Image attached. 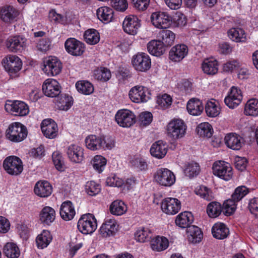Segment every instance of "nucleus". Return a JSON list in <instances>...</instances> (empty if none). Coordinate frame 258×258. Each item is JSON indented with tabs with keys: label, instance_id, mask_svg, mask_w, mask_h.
Instances as JSON below:
<instances>
[{
	"label": "nucleus",
	"instance_id": "nucleus-3",
	"mask_svg": "<svg viewBox=\"0 0 258 258\" xmlns=\"http://www.w3.org/2000/svg\"><path fill=\"white\" fill-rule=\"evenodd\" d=\"M187 126L184 122L180 119L171 120L167 126V136L174 141L184 137Z\"/></svg>",
	"mask_w": 258,
	"mask_h": 258
},
{
	"label": "nucleus",
	"instance_id": "nucleus-11",
	"mask_svg": "<svg viewBox=\"0 0 258 258\" xmlns=\"http://www.w3.org/2000/svg\"><path fill=\"white\" fill-rule=\"evenodd\" d=\"M115 120L117 124L123 127H128L136 122V116L128 109L119 110L116 113Z\"/></svg>",
	"mask_w": 258,
	"mask_h": 258
},
{
	"label": "nucleus",
	"instance_id": "nucleus-63",
	"mask_svg": "<svg viewBox=\"0 0 258 258\" xmlns=\"http://www.w3.org/2000/svg\"><path fill=\"white\" fill-rule=\"evenodd\" d=\"M239 67V62L237 60H230L223 64V70L225 72H231L237 69Z\"/></svg>",
	"mask_w": 258,
	"mask_h": 258
},
{
	"label": "nucleus",
	"instance_id": "nucleus-25",
	"mask_svg": "<svg viewBox=\"0 0 258 258\" xmlns=\"http://www.w3.org/2000/svg\"><path fill=\"white\" fill-rule=\"evenodd\" d=\"M18 15V11L11 6H6L3 7L0 11L1 19L6 23L14 22Z\"/></svg>",
	"mask_w": 258,
	"mask_h": 258
},
{
	"label": "nucleus",
	"instance_id": "nucleus-6",
	"mask_svg": "<svg viewBox=\"0 0 258 258\" xmlns=\"http://www.w3.org/2000/svg\"><path fill=\"white\" fill-rule=\"evenodd\" d=\"M3 62L6 71L11 77H15L22 67L21 59L15 55H9L5 57Z\"/></svg>",
	"mask_w": 258,
	"mask_h": 258
},
{
	"label": "nucleus",
	"instance_id": "nucleus-5",
	"mask_svg": "<svg viewBox=\"0 0 258 258\" xmlns=\"http://www.w3.org/2000/svg\"><path fill=\"white\" fill-rule=\"evenodd\" d=\"M128 95L133 102L137 103H144L150 99L151 92L147 87L137 85L130 89Z\"/></svg>",
	"mask_w": 258,
	"mask_h": 258
},
{
	"label": "nucleus",
	"instance_id": "nucleus-15",
	"mask_svg": "<svg viewBox=\"0 0 258 258\" xmlns=\"http://www.w3.org/2000/svg\"><path fill=\"white\" fill-rule=\"evenodd\" d=\"M43 69L48 75L56 76L61 71L62 64L56 57L50 56L44 61Z\"/></svg>",
	"mask_w": 258,
	"mask_h": 258
},
{
	"label": "nucleus",
	"instance_id": "nucleus-46",
	"mask_svg": "<svg viewBox=\"0 0 258 258\" xmlns=\"http://www.w3.org/2000/svg\"><path fill=\"white\" fill-rule=\"evenodd\" d=\"M220 110L218 102L212 100L207 101L205 105V111L208 116L216 117L220 114Z\"/></svg>",
	"mask_w": 258,
	"mask_h": 258
},
{
	"label": "nucleus",
	"instance_id": "nucleus-7",
	"mask_svg": "<svg viewBox=\"0 0 258 258\" xmlns=\"http://www.w3.org/2000/svg\"><path fill=\"white\" fill-rule=\"evenodd\" d=\"M3 167L8 174L12 175H18L23 170L21 160L15 156L7 157L4 161Z\"/></svg>",
	"mask_w": 258,
	"mask_h": 258
},
{
	"label": "nucleus",
	"instance_id": "nucleus-54",
	"mask_svg": "<svg viewBox=\"0 0 258 258\" xmlns=\"http://www.w3.org/2000/svg\"><path fill=\"white\" fill-rule=\"evenodd\" d=\"M94 76L98 80L107 81L110 78L111 75L108 69L100 68L94 70Z\"/></svg>",
	"mask_w": 258,
	"mask_h": 258
},
{
	"label": "nucleus",
	"instance_id": "nucleus-45",
	"mask_svg": "<svg viewBox=\"0 0 258 258\" xmlns=\"http://www.w3.org/2000/svg\"><path fill=\"white\" fill-rule=\"evenodd\" d=\"M109 210L112 214L120 216L125 213L127 207L123 202L116 200L111 203Z\"/></svg>",
	"mask_w": 258,
	"mask_h": 258
},
{
	"label": "nucleus",
	"instance_id": "nucleus-47",
	"mask_svg": "<svg viewBox=\"0 0 258 258\" xmlns=\"http://www.w3.org/2000/svg\"><path fill=\"white\" fill-rule=\"evenodd\" d=\"M4 252L9 258H18L20 254L19 247L13 242H8L4 247Z\"/></svg>",
	"mask_w": 258,
	"mask_h": 258
},
{
	"label": "nucleus",
	"instance_id": "nucleus-9",
	"mask_svg": "<svg viewBox=\"0 0 258 258\" xmlns=\"http://www.w3.org/2000/svg\"><path fill=\"white\" fill-rule=\"evenodd\" d=\"M5 110L15 116H25L29 112L28 106L21 101H8L5 106Z\"/></svg>",
	"mask_w": 258,
	"mask_h": 258
},
{
	"label": "nucleus",
	"instance_id": "nucleus-51",
	"mask_svg": "<svg viewBox=\"0 0 258 258\" xmlns=\"http://www.w3.org/2000/svg\"><path fill=\"white\" fill-rule=\"evenodd\" d=\"M198 134L203 137L210 138L213 134V130L212 125L208 122L200 123L197 127Z\"/></svg>",
	"mask_w": 258,
	"mask_h": 258
},
{
	"label": "nucleus",
	"instance_id": "nucleus-49",
	"mask_svg": "<svg viewBox=\"0 0 258 258\" xmlns=\"http://www.w3.org/2000/svg\"><path fill=\"white\" fill-rule=\"evenodd\" d=\"M77 91L84 95H89L94 91L93 85L87 81H78L76 84Z\"/></svg>",
	"mask_w": 258,
	"mask_h": 258
},
{
	"label": "nucleus",
	"instance_id": "nucleus-31",
	"mask_svg": "<svg viewBox=\"0 0 258 258\" xmlns=\"http://www.w3.org/2000/svg\"><path fill=\"white\" fill-rule=\"evenodd\" d=\"M55 218V210L51 207L46 206L41 211L39 219L43 224L49 225Z\"/></svg>",
	"mask_w": 258,
	"mask_h": 258
},
{
	"label": "nucleus",
	"instance_id": "nucleus-19",
	"mask_svg": "<svg viewBox=\"0 0 258 258\" xmlns=\"http://www.w3.org/2000/svg\"><path fill=\"white\" fill-rule=\"evenodd\" d=\"M140 26V20L137 16L134 15L126 16L122 23L124 31L128 34L133 35L137 33Z\"/></svg>",
	"mask_w": 258,
	"mask_h": 258
},
{
	"label": "nucleus",
	"instance_id": "nucleus-61",
	"mask_svg": "<svg viewBox=\"0 0 258 258\" xmlns=\"http://www.w3.org/2000/svg\"><path fill=\"white\" fill-rule=\"evenodd\" d=\"M106 183L107 185L114 187H120L123 183V180L115 175L108 177Z\"/></svg>",
	"mask_w": 258,
	"mask_h": 258
},
{
	"label": "nucleus",
	"instance_id": "nucleus-35",
	"mask_svg": "<svg viewBox=\"0 0 258 258\" xmlns=\"http://www.w3.org/2000/svg\"><path fill=\"white\" fill-rule=\"evenodd\" d=\"M147 49L151 54L156 56L162 55L165 51L163 43L157 40L150 41L147 44Z\"/></svg>",
	"mask_w": 258,
	"mask_h": 258
},
{
	"label": "nucleus",
	"instance_id": "nucleus-27",
	"mask_svg": "<svg viewBox=\"0 0 258 258\" xmlns=\"http://www.w3.org/2000/svg\"><path fill=\"white\" fill-rule=\"evenodd\" d=\"M34 191L39 197L46 198L51 194L52 187L48 181H40L35 184Z\"/></svg>",
	"mask_w": 258,
	"mask_h": 258
},
{
	"label": "nucleus",
	"instance_id": "nucleus-16",
	"mask_svg": "<svg viewBox=\"0 0 258 258\" xmlns=\"http://www.w3.org/2000/svg\"><path fill=\"white\" fill-rule=\"evenodd\" d=\"M67 52L74 56H80L85 51V45L82 42L74 38H69L64 43Z\"/></svg>",
	"mask_w": 258,
	"mask_h": 258
},
{
	"label": "nucleus",
	"instance_id": "nucleus-8",
	"mask_svg": "<svg viewBox=\"0 0 258 258\" xmlns=\"http://www.w3.org/2000/svg\"><path fill=\"white\" fill-rule=\"evenodd\" d=\"M213 174L226 181L230 180L233 175L230 164L223 161L215 162L213 165Z\"/></svg>",
	"mask_w": 258,
	"mask_h": 258
},
{
	"label": "nucleus",
	"instance_id": "nucleus-21",
	"mask_svg": "<svg viewBox=\"0 0 258 258\" xmlns=\"http://www.w3.org/2000/svg\"><path fill=\"white\" fill-rule=\"evenodd\" d=\"M117 229V222L113 218H107L99 229L100 234L102 237L113 236Z\"/></svg>",
	"mask_w": 258,
	"mask_h": 258
},
{
	"label": "nucleus",
	"instance_id": "nucleus-2",
	"mask_svg": "<svg viewBox=\"0 0 258 258\" xmlns=\"http://www.w3.org/2000/svg\"><path fill=\"white\" fill-rule=\"evenodd\" d=\"M27 134L26 127L18 122L10 124L6 131L7 139L14 142H20L23 141L27 137Z\"/></svg>",
	"mask_w": 258,
	"mask_h": 258
},
{
	"label": "nucleus",
	"instance_id": "nucleus-53",
	"mask_svg": "<svg viewBox=\"0 0 258 258\" xmlns=\"http://www.w3.org/2000/svg\"><path fill=\"white\" fill-rule=\"evenodd\" d=\"M93 168L98 172H101L106 164V159L101 155H96L91 161Z\"/></svg>",
	"mask_w": 258,
	"mask_h": 258
},
{
	"label": "nucleus",
	"instance_id": "nucleus-14",
	"mask_svg": "<svg viewBox=\"0 0 258 258\" xmlns=\"http://www.w3.org/2000/svg\"><path fill=\"white\" fill-rule=\"evenodd\" d=\"M26 40L22 36H10L6 40V45L10 51L21 52L26 46Z\"/></svg>",
	"mask_w": 258,
	"mask_h": 258
},
{
	"label": "nucleus",
	"instance_id": "nucleus-57",
	"mask_svg": "<svg viewBox=\"0 0 258 258\" xmlns=\"http://www.w3.org/2000/svg\"><path fill=\"white\" fill-rule=\"evenodd\" d=\"M237 203L232 198L224 202L222 208L226 215H230L234 212L236 209Z\"/></svg>",
	"mask_w": 258,
	"mask_h": 258
},
{
	"label": "nucleus",
	"instance_id": "nucleus-55",
	"mask_svg": "<svg viewBox=\"0 0 258 258\" xmlns=\"http://www.w3.org/2000/svg\"><path fill=\"white\" fill-rule=\"evenodd\" d=\"M200 166L195 162L188 163L184 170L185 174L190 178L198 175L200 172Z\"/></svg>",
	"mask_w": 258,
	"mask_h": 258
},
{
	"label": "nucleus",
	"instance_id": "nucleus-20",
	"mask_svg": "<svg viewBox=\"0 0 258 258\" xmlns=\"http://www.w3.org/2000/svg\"><path fill=\"white\" fill-rule=\"evenodd\" d=\"M44 94L49 97H55L60 93V86L58 82L53 79H48L42 85Z\"/></svg>",
	"mask_w": 258,
	"mask_h": 258
},
{
	"label": "nucleus",
	"instance_id": "nucleus-32",
	"mask_svg": "<svg viewBox=\"0 0 258 258\" xmlns=\"http://www.w3.org/2000/svg\"><path fill=\"white\" fill-rule=\"evenodd\" d=\"M212 233L214 237L218 239L226 238L229 233V230L225 224L218 222L214 224L212 228Z\"/></svg>",
	"mask_w": 258,
	"mask_h": 258
},
{
	"label": "nucleus",
	"instance_id": "nucleus-17",
	"mask_svg": "<svg viewBox=\"0 0 258 258\" xmlns=\"http://www.w3.org/2000/svg\"><path fill=\"white\" fill-rule=\"evenodd\" d=\"M162 211L168 215H174L177 213L181 209V203L176 198H167L161 202Z\"/></svg>",
	"mask_w": 258,
	"mask_h": 258
},
{
	"label": "nucleus",
	"instance_id": "nucleus-64",
	"mask_svg": "<svg viewBox=\"0 0 258 258\" xmlns=\"http://www.w3.org/2000/svg\"><path fill=\"white\" fill-rule=\"evenodd\" d=\"M50 41L47 38L40 39L37 45V48L42 51H46L49 49Z\"/></svg>",
	"mask_w": 258,
	"mask_h": 258
},
{
	"label": "nucleus",
	"instance_id": "nucleus-37",
	"mask_svg": "<svg viewBox=\"0 0 258 258\" xmlns=\"http://www.w3.org/2000/svg\"><path fill=\"white\" fill-rule=\"evenodd\" d=\"M186 231L188 241L190 242L198 243L203 238V234L201 229L196 226L192 225L188 227Z\"/></svg>",
	"mask_w": 258,
	"mask_h": 258
},
{
	"label": "nucleus",
	"instance_id": "nucleus-34",
	"mask_svg": "<svg viewBox=\"0 0 258 258\" xmlns=\"http://www.w3.org/2000/svg\"><path fill=\"white\" fill-rule=\"evenodd\" d=\"M186 108L190 114L198 116L202 113L204 107L202 102L199 99L193 98L188 101Z\"/></svg>",
	"mask_w": 258,
	"mask_h": 258
},
{
	"label": "nucleus",
	"instance_id": "nucleus-44",
	"mask_svg": "<svg viewBox=\"0 0 258 258\" xmlns=\"http://www.w3.org/2000/svg\"><path fill=\"white\" fill-rule=\"evenodd\" d=\"M244 112L245 115L255 116L258 115V100L250 99L245 104Z\"/></svg>",
	"mask_w": 258,
	"mask_h": 258
},
{
	"label": "nucleus",
	"instance_id": "nucleus-28",
	"mask_svg": "<svg viewBox=\"0 0 258 258\" xmlns=\"http://www.w3.org/2000/svg\"><path fill=\"white\" fill-rule=\"evenodd\" d=\"M168 146L163 141L159 140L154 143L150 148V153L153 157L163 158L167 154Z\"/></svg>",
	"mask_w": 258,
	"mask_h": 258
},
{
	"label": "nucleus",
	"instance_id": "nucleus-48",
	"mask_svg": "<svg viewBox=\"0 0 258 258\" xmlns=\"http://www.w3.org/2000/svg\"><path fill=\"white\" fill-rule=\"evenodd\" d=\"M223 208L221 204L217 202L210 203L207 207V213L211 218H216L221 213Z\"/></svg>",
	"mask_w": 258,
	"mask_h": 258
},
{
	"label": "nucleus",
	"instance_id": "nucleus-39",
	"mask_svg": "<svg viewBox=\"0 0 258 258\" xmlns=\"http://www.w3.org/2000/svg\"><path fill=\"white\" fill-rule=\"evenodd\" d=\"M73 104V99L67 94H61L58 96L56 100V105L59 110L67 111Z\"/></svg>",
	"mask_w": 258,
	"mask_h": 258
},
{
	"label": "nucleus",
	"instance_id": "nucleus-1",
	"mask_svg": "<svg viewBox=\"0 0 258 258\" xmlns=\"http://www.w3.org/2000/svg\"><path fill=\"white\" fill-rule=\"evenodd\" d=\"M85 143L86 147L91 151L111 150L115 145L114 141L111 137L94 135L88 136Z\"/></svg>",
	"mask_w": 258,
	"mask_h": 258
},
{
	"label": "nucleus",
	"instance_id": "nucleus-23",
	"mask_svg": "<svg viewBox=\"0 0 258 258\" xmlns=\"http://www.w3.org/2000/svg\"><path fill=\"white\" fill-rule=\"evenodd\" d=\"M188 51V49L186 45L177 44L171 49L169 53V57L172 61L179 62L186 56Z\"/></svg>",
	"mask_w": 258,
	"mask_h": 258
},
{
	"label": "nucleus",
	"instance_id": "nucleus-56",
	"mask_svg": "<svg viewBox=\"0 0 258 258\" xmlns=\"http://www.w3.org/2000/svg\"><path fill=\"white\" fill-rule=\"evenodd\" d=\"M85 190L88 195L95 196L100 192L101 186L95 181H90L86 183Z\"/></svg>",
	"mask_w": 258,
	"mask_h": 258
},
{
	"label": "nucleus",
	"instance_id": "nucleus-38",
	"mask_svg": "<svg viewBox=\"0 0 258 258\" xmlns=\"http://www.w3.org/2000/svg\"><path fill=\"white\" fill-rule=\"evenodd\" d=\"M98 18L104 23L110 22L113 16L112 9L107 7H101L96 12Z\"/></svg>",
	"mask_w": 258,
	"mask_h": 258
},
{
	"label": "nucleus",
	"instance_id": "nucleus-41",
	"mask_svg": "<svg viewBox=\"0 0 258 258\" xmlns=\"http://www.w3.org/2000/svg\"><path fill=\"white\" fill-rule=\"evenodd\" d=\"M52 240V236L47 230H43L39 234L36 239V242L39 248L43 249L46 247Z\"/></svg>",
	"mask_w": 258,
	"mask_h": 258
},
{
	"label": "nucleus",
	"instance_id": "nucleus-24",
	"mask_svg": "<svg viewBox=\"0 0 258 258\" xmlns=\"http://www.w3.org/2000/svg\"><path fill=\"white\" fill-rule=\"evenodd\" d=\"M67 154L70 160L75 163H80L84 158V149L75 144L70 145L67 149Z\"/></svg>",
	"mask_w": 258,
	"mask_h": 258
},
{
	"label": "nucleus",
	"instance_id": "nucleus-36",
	"mask_svg": "<svg viewBox=\"0 0 258 258\" xmlns=\"http://www.w3.org/2000/svg\"><path fill=\"white\" fill-rule=\"evenodd\" d=\"M202 68L205 73L209 75H215L218 71V62L213 58L206 59L203 61Z\"/></svg>",
	"mask_w": 258,
	"mask_h": 258
},
{
	"label": "nucleus",
	"instance_id": "nucleus-40",
	"mask_svg": "<svg viewBox=\"0 0 258 258\" xmlns=\"http://www.w3.org/2000/svg\"><path fill=\"white\" fill-rule=\"evenodd\" d=\"M152 237L151 231L148 227H140L135 233L136 240L140 242L149 241Z\"/></svg>",
	"mask_w": 258,
	"mask_h": 258
},
{
	"label": "nucleus",
	"instance_id": "nucleus-18",
	"mask_svg": "<svg viewBox=\"0 0 258 258\" xmlns=\"http://www.w3.org/2000/svg\"><path fill=\"white\" fill-rule=\"evenodd\" d=\"M242 99V92L240 89L236 87H232L228 95L225 97V104L230 108L236 107L241 103Z\"/></svg>",
	"mask_w": 258,
	"mask_h": 258
},
{
	"label": "nucleus",
	"instance_id": "nucleus-22",
	"mask_svg": "<svg viewBox=\"0 0 258 258\" xmlns=\"http://www.w3.org/2000/svg\"><path fill=\"white\" fill-rule=\"evenodd\" d=\"M41 128L43 135L49 139L54 138L57 134L58 128L55 122L51 119H45L41 123Z\"/></svg>",
	"mask_w": 258,
	"mask_h": 258
},
{
	"label": "nucleus",
	"instance_id": "nucleus-30",
	"mask_svg": "<svg viewBox=\"0 0 258 258\" xmlns=\"http://www.w3.org/2000/svg\"><path fill=\"white\" fill-rule=\"evenodd\" d=\"M229 38L235 42H244L246 41L247 36L244 30L239 27H233L227 32Z\"/></svg>",
	"mask_w": 258,
	"mask_h": 258
},
{
	"label": "nucleus",
	"instance_id": "nucleus-42",
	"mask_svg": "<svg viewBox=\"0 0 258 258\" xmlns=\"http://www.w3.org/2000/svg\"><path fill=\"white\" fill-rule=\"evenodd\" d=\"M158 37L161 39V43L165 46H169L172 45L175 39V35L171 31L169 30H162L159 33Z\"/></svg>",
	"mask_w": 258,
	"mask_h": 258
},
{
	"label": "nucleus",
	"instance_id": "nucleus-13",
	"mask_svg": "<svg viewBox=\"0 0 258 258\" xmlns=\"http://www.w3.org/2000/svg\"><path fill=\"white\" fill-rule=\"evenodd\" d=\"M152 24L159 29H167L171 25V19L168 14L164 12L153 13L151 16Z\"/></svg>",
	"mask_w": 258,
	"mask_h": 258
},
{
	"label": "nucleus",
	"instance_id": "nucleus-26",
	"mask_svg": "<svg viewBox=\"0 0 258 258\" xmlns=\"http://www.w3.org/2000/svg\"><path fill=\"white\" fill-rule=\"evenodd\" d=\"M224 140L226 145L229 148L234 150H239L244 144L242 138L233 133L227 134Z\"/></svg>",
	"mask_w": 258,
	"mask_h": 258
},
{
	"label": "nucleus",
	"instance_id": "nucleus-59",
	"mask_svg": "<svg viewBox=\"0 0 258 258\" xmlns=\"http://www.w3.org/2000/svg\"><path fill=\"white\" fill-rule=\"evenodd\" d=\"M52 158L55 168L58 171H63L64 167L61 154L58 152H54L52 155Z\"/></svg>",
	"mask_w": 258,
	"mask_h": 258
},
{
	"label": "nucleus",
	"instance_id": "nucleus-43",
	"mask_svg": "<svg viewBox=\"0 0 258 258\" xmlns=\"http://www.w3.org/2000/svg\"><path fill=\"white\" fill-rule=\"evenodd\" d=\"M169 245L168 240L165 237L157 236L151 241V247L158 251L166 249Z\"/></svg>",
	"mask_w": 258,
	"mask_h": 258
},
{
	"label": "nucleus",
	"instance_id": "nucleus-29",
	"mask_svg": "<svg viewBox=\"0 0 258 258\" xmlns=\"http://www.w3.org/2000/svg\"><path fill=\"white\" fill-rule=\"evenodd\" d=\"M59 213L63 220L65 221L72 220L76 214L73 203L70 201L63 202L60 206Z\"/></svg>",
	"mask_w": 258,
	"mask_h": 258
},
{
	"label": "nucleus",
	"instance_id": "nucleus-62",
	"mask_svg": "<svg viewBox=\"0 0 258 258\" xmlns=\"http://www.w3.org/2000/svg\"><path fill=\"white\" fill-rule=\"evenodd\" d=\"M111 6L116 10L123 12L127 8L128 4L126 0H111Z\"/></svg>",
	"mask_w": 258,
	"mask_h": 258
},
{
	"label": "nucleus",
	"instance_id": "nucleus-33",
	"mask_svg": "<svg viewBox=\"0 0 258 258\" xmlns=\"http://www.w3.org/2000/svg\"><path fill=\"white\" fill-rule=\"evenodd\" d=\"M194 221V218L191 213L188 212H184L180 213L176 218L175 223L176 225L182 228H188L190 226V224Z\"/></svg>",
	"mask_w": 258,
	"mask_h": 258
},
{
	"label": "nucleus",
	"instance_id": "nucleus-10",
	"mask_svg": "<svg viewBox=\"0 0 258 258\" xmlns=\"http://www.w3.org/2000/svg\"><path fill=\"white\" fill-rule=\"evenodd\" d=\"M154 178L158 183L164 186H170L175 182V175L167 168L158 169L155 174Z\"/></svg>",
	"mask_w": 258,
	"mask_h": 258
},
{
	"label": "nucleus",
	"instance_id": "nucleus-52",
	"mask_svg": "<svg viewBox=\"0 0 258 258\" xmlns=\"http://www.w3.org/2000/svg\"><path fill=\"white\" fill-rule=\"evenodd\" d=\"M196 195L207 201H211L214 199V195L212 190L204 185L197 187L195 190Z\"/></svg>",
	"mask_w": 258,
	"mask_h": 258
},
{
	"label": "nucleus",
	"instance_id": "nucleus-4",
	"mask_svg": "<svg viewBox=\"0 0 258 258\" xmlns=\"http://www.w3.org/2000/svg\"><path fill=\"white\" fill-rule=\"evenodd\" d=\"M79 230L84 234L93 233L96 229L97 224L95 216L90 213L83 215L77 225Z\"/></svg>",
	"mask_w": 258,
	"mask_h": 258
},
{
	"label": "nucleus",
	"instance_id": "nucleus-50",
	"mask_svg": "<svg viewBox=\"0 0 258 258\" xmlns=\"http://www.w3.org/2000/svg\"><path fill=\"white\" fill-rule=\"evenodd\" d=\"M84 36L86 42L91 45L96 44L100 40V34L94 29H90L86 31Z\"/></svg>",
	"mask_w": 258,
	"mask_h": 258
},
{
	"label": "nucleus",
	"instance_id": "nucleus-12",
	"mask_svg": "<svg viewBox=\"0 0 258 258\" xmlns=\"http://www.w3.org/2000/svg\"><path fill=\"white\" fill-rule=\"evenodd\" d=\"M132 64L134 69L139 72H146L151 66L149 56L145 53H138L132 58Z\"/></svg>",
	"mask_w": 258,
	"mask_h": 258
},
{
	"label": "nucleus",
	"instance_id": "nucleus-60",
	"mask_svg": "<svg viewBox=\"0 0 258 258\" xmlns=\"http://www.w3.org/2000/svg\"><path fill=\"white\" fill-rule=\"evenodd\" d=\"M157 102L161 107L167 108L171 105L172 99L169 95L164 94L161 97H158Z\"/></svg>",
	"mask_w": 258,
	"mask_h": 258
},
{
	"label": "nucleus",
	"instance_id": "nucleus-58",
	"mask_svg": "<svg viewBox=\"0 0 258 258\" xmlns=\"http://www.w3.org/2000/svg\"><path fill=\"white\" fill-rule=\"evenodd\" d=\"M248 193L247 188L244 186H238L237 187L232 195L231 198L238 202L241 200Z\"/></svg>",
	"mask_w": 258,
	"mask_h": 258
}]
</instances>
